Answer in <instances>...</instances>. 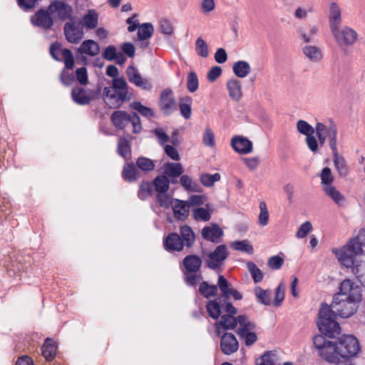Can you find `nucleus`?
Instances as JSON below:
<instances>
[{
	"label": "nucleus",
	"mask_w": 365,
	"mask_h": 365,
	"mask_svg": "<svg viewBox=\"0 0 365 365\" xmlns=\"http://www.w3.org/2000/svg\"><path fill=\"white\" fill-rule=\"evenodd\" d=\"M315 349L319 355L329 363L339 361V351L336 341L327 340L322 334L317 335L313 339Z\"/></svg>",
	"instance_id": "4"
},
{
	"label": "nucleus",
	"mask_w": 365,
	"mask_h": 365,
	"mask_svg": "<svg viewBox=\"0 0 365 365\" xmlns=\"http://www.w3.org/2000/svg\"><path fill=\"white\" fill-rule=\"evenodd\" d=\"M202 142L205 146L208 147H214L215 145V134L212 130L210 128H206L203 136H202Z\"/></svg>",
	"instance_id": "62"
},
{
	"label": "nucleus",
	"mask_w": 365,
	"mask_h": 365,
	"mask_svg": "<svg viewBox=\"0 0 365 365\" xmlns=\"http://www.w3.org/2000/svg\"><path fill=\"white\" fill-rule=\"evenodd\" d=\"M217 286L219 287L224 297L229 298L230 297V291L232 287H231L230 284L224 277V276L220 275L218 277Z\"/></svg>",
	"instance_id": "49"
},
{
	"label": "nucleus",
	"mask_w": 365,
	"mask_h": 365,
	"mask_svg": "<svg viewBox=\"0 0 365 365\" xmlns=\"http://www.w3.org/2000/svg\"><path fill=\"white\" fill-rule=\"evenodd\" d=\"M247 267L255 283L261 282L263 279V273L253 262H248Z\"/></svg>",
	"instance_id": "52"
},
{
	"label": "nucleus",
	"mask_w": 365,
	"mask_h": 365,
	"mask_svg": "<svg viewBox=\"0 0 365 365\" xmlns=\"http://www.w3.org/2000/svg\"><path fill=\"white\" fill-rule=\"evenodd\" d=\"M232 146L235 151L241 154H247L252 151V143L247 138L235 136L232 139Z\"/></svg>",
	"instance_id": "23"
},
{
	"label": "nucleus",
	"mask_w": 365,
	"mask_h": 365,
	"mask_svg": "<svg viewBox=\"0 0 365 365\" xmlns=\"http://www.w3.org/2000/svg\"><path fill=\"white\" fill-rule=\"evenodd\" d=\"M110 120L118 129L125 128L129 123L132 124L134 133H139L142 129L140 117L136 113L129 114L123 110H116L111 114Z\"/></svg>",
	"instance_id": "5"
},
{
	"label": "nucleus",
	"mask_w": 365,
	"mask_h": 365,
	"mask_svg": "<svg viewBox=\"0 0 365 365\" xmlns=\"http://www.w3.org/2000/svg\"><path fill=\"white\" fill-rule=\"evenodd\" d=\"M76 50L81 55L85 54L90 56H96L100 53L99 45L93 40L83 41Z\"/></svg>",
	"instance_id": "25"
},
{
	"label": "nucleus",
	"mask_w": 365,
	"mask_h": 365,
	"mask_svg": "<svg viewBox=\"0 0 365 365\" xmlns=\"http://www.w3.org/2000/svg\"><path fill=\"white\" fill-rule=\"evenodd\" d=\"M117 151L125 159L130 157V144L125 137H120L118 139Z\"/></svg>",
	"instance_id": "41"
},
{
	"label": "nucleus",
	"mask_w": 365,
	"mask_h": 365,
	"mask_svg": "<svg viewBox=\"0 0 365 365\" xmlns=\"http://www.w3.org/2000/svg\"><path fill=\"white\" fill-rule=\"evenodd\" d=\"M48 10L61 21L72 19L73 9L65 1L53 0L48 6Z\"/></svg>",
	"instance_id": "15"
},
{
	"label": "nucleus",
	"mask_w": 365,
	"mask_h": 365,
	"mask_svg": "<svg viewBox=\"0 0 365 365\" xmlns=\"http://www.w3.org/2000/svg\"><path fill=\"white\" fill-rule=\"evenodd\" d=\"M231 245L235 250L244 252L249 255L253 253V247L247 240L235 241Z\"/></svg>",
	"instance_id": "51"
},
{
	"label": "nucleus",
	"mask_w": 365,
	"mask_h": 365,
	"mask_svg": "<svg viewBox=\"0 0 365 365\" xmlns=\"http://www.w3.org/2000/svg\"><path fill=\"white\" fill-rule=\"evenodd\" d=\"M256 365H280L277 361V355L274 351H266L259 359H257Z\"/></svg>",
	"instance_id": "44"
},
{
	"label": "nucleus",
	"mask_w": 365,
	"mask_h": 365,
	"mask_svg": "<svg viewBox=\"0 0 365 365\" xmlns=\"http://www.w3.org/2000/svg\"><path fill=\"white\" fill-rule=\"evenodd\" d=\"M325 193L339 205H342L345 201L344 195L337 190L333 185L326 186L323 188Z\"/></svg>",
	"instance_id": "43"
},
{
	"label": "nucleus",
	"mask_w": 365,
	"mask_h": 365,
	"mask_svg": "<svg viewBox=\"0 0 365 365\" xmlns=\"http://www.w3.org/2000/svg\"><path fill=\"white\" fill-rule=\"evenodd\" d=\"M192 98L190 96H185L179 99V109L180 115L186 120L191 116Z\"/></svg>",
	"instance_id": "36"
},
{
	"label": "nucleus",
	"mask_w": 365,
	"mask_h": 365,
	"mask_svg": "<svg viewBox=\"0 0 365 365\" xmlns=\"http://www.w3.org/2000/svg\"><path fill=\"white\" fill-rule=\"evenodd\" d=\"M315 131L328 138L329 145L331 150L337 148L338 129L334 120L329 119L323 123H317Z\"/></svg>",
	"instance_id": "9"
},
{
	"label": "nucleus",
	"mask_w": 365,
	"mask_h": 365,
	"mask_svg": "<svg viewBox=\"0 0 365 365\" xmlns=\"http://www.w3.org/2000/svg\"><path fill=\"white\" fill-rule=\"evenodd\" d=\"M361 301L349 300L334 296L331 305L322 304L319 311L317 325L319 331L330 338L340 332V326L335 320L336 315L348 318L356 313Z\"/></svg>",
	"instance_id": "1"
},
{
	"label": "nucleus",
	"mask_w": 365,
	"mask_h": 365,
	"mask_svg": "<svg viewBox=\"0 0 365 365\" xmlns=\"http://www.w3.org/2000/svg\"><path fill=\"white\" fill-rule=\"evenodd\" d=\"M172 207L175 217L178 220H183L186 219L189 215L190 207L187 202L174 199V203Z\"/></svg>",
	"instance_id": "30"
},
{
	"label": "nucleus",
	"mask_w": 365,
	"mask_h": 365,
	"mask_svg": "<svg viewBox=\"0 0 365 365\" xmlns=\"http://www.w3.org/2000/svg\"><path fill=\"white\" fill-rule=\"evenodd\" d=\"M229 252L225 245H218L214 251L208 253L205 257L207 267L211 269L220 267L222 262L228 257Z\"/></svg>",
	"instance_id": "10"
},
{
	"label": "nucleus",
	"mask_w": 365,
	"mask_h": 365,
	"mask_svg": "<svg viewBox=\"0 0 365 365\" xmlns=\"http://www.w3.org/2000/svg\"><path fill=\"white\" fill-rule=\"evenodd\" d=\"M153 185L157 193L166 192L170 187V180L164 175H158L154 179Z\"/></svg>",
	"instance_id": "40"
},
{
	"label": "nucleus",
	"mask_w": 365,
	"mask_h": 365,
	"mask_svg": "<svg viewBox=\"0 0 365 365\" xmlns=\"http://www.w3.org/2000/svg\"><path fill=\"white\" fill-rule=\"evenodd\" d=\"M163 169L164 175L168 178H177L184 173V168L180 163H166Z\"/></svg>",
	"instance_id": "28"
},
{
	"label": "nucleus",
	"mask_w": 365,
	"mask_h": 365,
	"mask_svg": "<svg viewBox=\"0 0 365 365\" xmlns=\"http://www.w3.org/2000/svg\"><path fill=\"white\" fill-rule=\"evenodd\" d=\"M334 296L338 298L349 299V300L361 301L360 287L350 279L343 280L339 286V292Z\"/></svg>",
	"instance_id": "11"
},
{
	"label": "nucleus",
	"mask_w": 365,
	"mask_h": 365,
	"mask_svg": "<svg viewBox=\"0 0 365 365\" xmlns=\"http://www.w3.org/2000/svg\"><path fill=\"white\" fill-rule=\"evenodd\" d=\"M239 315L237 317L230 314H224L221 317L220 321L215 322V333L220 336L224 330H230L235 329L239 325Z\"/></svg>",
	"instance_id": "19"
},
{
	"label": "nucleus",
	"mask_w": 365,
	"mask_h": 365,
	"mask_svg": "<svg viewBox=\"0 0 365 365\" xmlns=\"http://www.w3.org/2000/svg\"><path fill=\"white\" fill-rule=\"evenodd\" d=\"M331 32L337 44L344 49L353 46L359 37L357 32L347 26H339Z\"/></svg>",
	"instance_id": "8"
},
{
	"label": "nucleus",
	"mask_w": 365,
	"mask_h": 365,
	"mask_svg": "<svg viewBox=\"0 0 365 365\" xmlns=\"http://www.w3.org/2000/svg\"><path fill=\"white\" fill-rule=\"evenodd\" d=\"M126 75L128 81L132 84L135 85L144 91H150L152 85L146 78H142L138 69L133 66H129L126 69Z\"/></svg>",
	"instance_id": "18"
},
{
	"label": "nucleus",
	"mask_w": 365,
	"mask_h": 365,
	"mask_svg": "<svg viewBox=\"0 0 365 365\" xmlns=\"http://www.w3.org/2000/svg\"><path fill=\"white\" fill-rule=\"evenodd\" d=\"M56 349L55 341L47 338L41 347L42 355L47 361H51L55 357Z\"/></svg>",
	"instance_id": "35"
},
{
	"label": "nucleus",
	"mask_w": 365,
	"mask_h": 365,
	"mask_svg": "<svg viewBox=\"0 0 365 365\" xmlns=\"http://www.w3.org/2000/svg\"><path fill=\"white\" fill-rule=\"evenodd\" d=\"M71 98L78 105H88L94 98L93 91L78 86L71 90Z\"/></svg>",
	"instance_id": "17"
},
{
	"label": "nucleus",
	"mask_w": 365,
	"mask_h": 365,
	"mask_svg": "<svg viewBox=\"0 0 365 365\" xmlns=\"http://www.w3.org/2000/svg\"><path fill=\"white\" fill-rule=\"evenodd\" d=\"M200 180L203 185L211 187L215 182L220 180V175L219 173H215L213 175L202 173L200 175Z\"/></svg>",
	"instance_id": "56"
},
{
	"label": "nucleus",
	"mask_w": 365,
	"mask_h": 365,
	"mask_svg": "<svg viewBox=\"0 0 365 365\" xmlns=\"http://www.w3.org/2000/svg\"><path fill=\"white\" fill-rule=\"evenodd\" d=\"M98 24V14L94 9H89L81 19V26L87 30L96 29Z\"/></svg>",
	"instance_id": "27"
},
{
	"label": "nucleus",
	"mask_w": 365,
	"mask_h": 365,
	"mask_svg": "<svg viewBox=\"0 0 365 365\" xmlns=\"http://www.w3.org/2000/svg\"><path fill=\"white\" fill-rule=\"evenodd\" d=\"M202 259L195 255L186 256L183 259V265L185 268V272H199L202 266Z\"/></svg>",
	"instance_id": "31"
},
{
	"label": "nucleus",
	"mask_w": 365,
	"mask_h": 365,
	"mask_svg": "<svg viewBox=\"0 0 365 365\" xmlns=\"http://www.w3.org/2000/svg\"><path fill=\"white\" fill-rule=\"evenodd\" d=\"M297 130L303 135L308 136V135L314 134L315 128H313L307 121L304 120H299L297 123Z\"/></svg>",
	"instance_id": "59"
},
{
	"label": "nucleus",
	"mask_w": 365,
	"mask_h": 365,
	"mask_svg": "<svg viewBox=\"0 0 365 365\" xmlns=\"http://www.w3.org/2000/svg\"><path fill=\"white\" fill-rule=\"evenodd\" d=\"M51 14L48 8L47 9H41L31 16V22L36 27L46 31L50 30L54 24Z\"/></svg>",
	"instance_id": "14"
},
{
	"label": "nucleus",
	"mask_w": 365,
	"mask_h": 365,
	"mask_svg": "<svg viewBox=\"0 0 365 365\" xmlns=\"http://www.w3.org/2000/svg\"><path fill=\"white\" fill-rule=\"evenodd\" d=\"M140 177V173L133 163H127L122 171V178L128 182L136 181Z\"/></svg>",
	"instance_id": "34"
},
{
	"label": "nucleus",
	"mask_w": 365,
	"mask_h": 365,
	"mask_svg": "<svg viewBox=\"0 0 365 365\" xmlns=\"http://www.w3.org/2000/svg\"><path fill=\"white\" fill-rule=\"evenodd\" d=\"M285 286L281 283L275 290V297L273 304L275 307H279L284 299Z\"/></svg>",
	"instance_id": "64"
},
{
	"label": "nucleus",
	"mask_w": 365,
	"mask_h": 365,
	"mask_svg": "<svg viewBox=\"0 0 365 365\" xmlns=\"http://www.w3.org/2000/svg\"><path fill=\"white\" fill-rule=\"evenodd\" d=\"M153 26L150 23H144L138 27V36L140 40H146L152 36Z\"/></svg>",
	"instance_id": "48"
},
{
	"label": "nucleus",
	"mask_w": 365,
	"mask_h": 365,
	"mask_svg": "<svg viewBox=\"0 0 365 365\" xmlns=\"http://www.w3.org/2000/svg\"><path fill=\"white\" fill-rule=\"evenodd\" d=\"M255 294L260 303L264 305H269L271 304L270 292L262 289L260 287H257L255 289Z\"/></svg>",
	"instance_id": "53"
},
{
	"label": "nucleus",
	"mask_w": 365,
	"mask_h": 365,
	"mask_svg": "<svg viewBox=\"0 0 365 365\" xmlns=\"http://www.w3.org/2000/svg\"><path fill=\"white\" fill-rule=\"evenodd\" d=\"M302 51L304 56L313 63L319 62L323 58L321 48L316 46H305Z\"/></svg>",
	"instance_id": "33"
},
{
	"label": "nucleus",
	"mask_w": 365,
	"mask_h": 365,
	"mask_svg": "<svg viewBox=\"0 0 365 365\" xmlns=\"http://www.w3.org/2000/svg\"><path fill=\"white\" fill-rule=\"evenodd\" d=\"M163 246L166 250L170 252H180L184 247L180 236L176 232L170 233L165 237Z\"/></svg>",
	"instance_id": "22"
},
{
	"label": "nucleus",
	"mask_w": 365,
	"mask_h": 365,
	"mask_svg": "<svg viewBox=\"0 0 365 365\" xmlns=\"http://www.w3.org/2000/svg\"><path fill=\"white\" fill-rule=\"evenodd\" d=\"M153 185L148 182H142L138 193L139 198L144 200L150 196L153 193Z\"/></svg>",
	"instance_id": "57"
},
{
	"label": "nucleus",
	"mask_w": 365,
	"mask_h": 365,
	"mask_svg": "<svg viewBox=\"0 0 365 365\" xmlns=\"http://www.w3.org/2000/svg\"><path fill=\"white\" fill-rule=\"evenodd\" d=\"M339 356L341 359L356 356L360 351L358 339L353 335H343L336 341Z\"/></svg>",
	"instance_id": "6"
},
{
	"label": "nucleus",
	"mask_w": 365,
	"mask_h": 365,
	"mask_svg": "<svg viewBox=\"0 0 365 365\" xmlns=\"http://www.w3.org/2000/svg\"><path fill=\"white\" fill-rule=\"evenodd\" d=\"M199 86L197 76L195 71H190L187 76V88L189 92H195Z\"/></svg>",
	"instance_id": "54"
},
{
	"label": "nucleus",
	"mask_w": 365,
	"mask_h": 365,
	"mask_svg": "<svg viewBox=\"0 0 365 365\" xmlns=\"http://www.w3.org/2000/svg\"><path fill=\"white\" fill-rule=\"evenodd\" d=\"M131 94L128 92V85L124 78H114L112 86L103 89V99L110 108H118L125 101H129Z\"/></svg>",
	"instance_id": "3"
},
{
	"label": "nucleus",
	"mask_w": 365,
	"mask_h": 365,
	"mask_svg": "<svg viewBox=\"0 0 365 365\" xmlns=\"http://www.w3.org/2000/svg\"><path fill=\"white\" fill-rule=\"evenodd\" d=\"M232 70L235 76L245 78L251 72V67L245 61H238L233 64Z\"/></svg>",
	"instance_id": "38"
},
{
	"label": "nucleus",
	"mask_w": 365,
	"mask_h": 365,
	"mask_svg": "<svg viewBox=\"0 0 365 365\" xmlns=\"http://www.w3.org/2000/svg\"><path fill=\"white\" fill-rule=\"evenodd\" d=\"M130 107L147 118H150L154 116L153 110L150 108L142 105L140 102L134 101L130 104Z\"/></svg>",
	"instance_id": "45"
},
{
	"label": "nucleus",
	"mask_w": 365,
	"mask_h": 365,
	"mask_svg": "<svg viewBox=\"0 0 365 365\" xmlns=\"http://www.w3.org/2000/svg\"><path fill=\"white\" fill-rule=\"evenodd\" d=\"M180 182L186 191L194 192H200L202 191V188L197 182L192 180V179L187 175L180 176Z\"/></svg>",
	"instance_id": "37"
},
{
	"label": "nucleus",
	"mask_w": 365,
	"mask_h": 365,
	"mask_svg": "<svg viewBox=\"0 0 365 365\" xmlns=\"http://www.w3.org/2000/svg\"><path fill=\"white\" fill-rule=\"evenodd\" d=\"M136 165L139 169L145 172L152 171L155 168L153 161L145 157L138 158L136 161Z\"/></svg>",
	"instance_id": "55"
},
{
	"label": "nucleus",
	"mask_w": 365,
	"mask_h": 365,
	"mask_svg": "<svg viewBox=\"0 0 365 365\" xmlns=\"http://www.w3.org/2000/svg\"><path fill=\"white\" fill-rule=\"evenodd\" d=\"M239 327L237 333L247 346L252 345L257 339L255 333V324L245 315H239Z\"/></svg>",
	"instance_id": "7"
},
{
	"label": "nucleus",
	"mask_w": 365,
	"mask_h": 365,
	"mask_svg": "<svg viewBox=\"0 0 365 365\" xmlns=\"http://www.w3.org/2000/svg\"><path fill=\"white\" fill-rule=\"evenodd\" d=\"M321 180L323 185V188L326 186H331L334 181V178L331 175V170L329 168L326 167L323 168L321 173Z\"/></svg>",
	"instance_id": "60"
},
{
	"label": "nucleus",
	"mask_w": 365,
	"mask_h": 365,
	"mask_svg": "<svg viewBox=\"0 0 365 365\" xmlns=\"http://www.w3.org/2000/svg\"><path fill=\"white\" fill-rule=\"evenodd\" d=\"M180 234L183 246L191 247L195 241V235L191 227L188 225L181 226Z\"/></svg>",
	"instance_id": "32"
},
{
	"label": "nucleus",
	"mask_w": 365,
	"mask_h": 365,
	"mask_svg": "<svg viewBox=\"0 0 365 365\" xmlns=\"http://www.w3.org/2000/svg\"><path fill=\"white\" fill-rule=\"evenodd\" d=\"M332 252L343 266L351 268L357 280L365 287V252L359 244H347L341 249H333Z\"/></svg>",
	"instance_id": "2"
},
{
	"label": "nucleus",
	"mask_w": 365,
	"mask_h": 365,
	"mask_svg": "<svg viewBox=\"0 0 365 365\" xmlns=\"http://www.w3.org/2000/svg\"><path fill=\"white\" fill-rule=\"evenodd\" d=\"M319 28L315 25L309 26L308 34L302 27H299L297 30V34L299 35L300 38L304 41V43H309L312 41L314 36L317 34Z\"/></svg>",
	"instance_id": "42"
},
{
	"label": "nucleus",
	"mask_w": 365,
	"mask_h": 365,
	"mask_svg": "<svg viewBox=\"0 0 365 365\" xmlns=\"http://www.w3.org/2000/svg\"><path fill=\"white\" fill-rule=\"evenodd\" d=\"M331 153L334 168L338 173V175L341 178L346 177L349 173V168L345 158L339 155L337 148L331 150Z\"/></svg>",
	"instance_id": "24"
},
{
	"label": "nucleus",
	"mask_w": 365,
	"mask_h": 365,
	"mask_svg": "<svg viewBox=\"0 0 365 365\" xmlns=\"http://www.w3.org/2000/svg\"><path fill=\"white\" fill-rule=\"evenodd\" d=\"M207 311L210 317L217 319L221 314V307L216 300H210L206 305Z\"/></svg>",
	"instance_id": "47"
},
{
	"label": "nucleus",
	"mask_w": 365,
	"mask_h": 365,
	"mask_svg": "<svg viewBox=\"0 0 365 365\" xmlns=\"http://www.w3.org/2000/svg\"><path fill=\"white\" fill-rule=\"evenodd\" d=\"M259 209V222L262 226H265L269 222V212L265 202H260Z\"/></svg>",
	"instance_id": "61"
},
{
	"label": "nucleus",
	"mask_w": 365,
	"mask_h": 365,
	"mask_svg": "<svg viewBox=\"0 0 365 365\" xmlns=\"http://www.w3.org/2000/svg\"><path fill=\"white\" fill-rule=\"evenodd\" d=\"M198 292L205 298L215 297L217 293V286L215 284H210L208 282L202 281L200 283Z\"/></svg>",
	"instance_id": "39"
},
{
	"label": "nucleus",
	"mask_w": 365,
	"mask_h": 365,
	"mask_svg": "<svg viewBox=\"0 0 365 365\" xmlns=\"http://www.w3.org/2000/svg\"><path fill=\"white\" fill-rule=\"evenodd\" d=\"M195 51L197 54L202 58H207L209 56L208 46L202 38L196 40Z\"/></svg>",
	"instance_id": "58"
},
{
	"label": "nucleus",
	"mask_w": 365,
	"mask_h": 365,
	"mask_svg": "<svg viewBox=\"0 0 365 365\" xmlns=\"http://www.w3.org/2000/svg\"><path fill=\"white\" fill-rule=\"evenodd\" d=\"M226 86L232 100L238 101L242 98V84L239 80L231 78L227 81Z\"/></svg>",
	"instance_id": "29"
},
{
	"label": "nucleus",
	"mask_w": 365,
	"mask_h": 365,
	"mask_svg": "<svg viewBox=\"0 0 365 365\" xmlns=\"http://www.w3.org/2000/svg\"><path fill=\"white\" fill-rule=\"evenodd\" d=\"M223 235L222 230L215 223L211 224L210 226L205 227L202 230V237L214 243L220 242V237Z\"/></svg>",
	"instance_id": "21"
},
{
	"label": "nucleus",
	"mask_w": 365,
	"mask_h": 365,
	"mask_svg": "<svg viewBox=\"0 0 365 365\" xmlns=\"http://www.w3.org/2000/svg\"><path fill=\"white\" fill-rule=\"evenodd\" d=\"M329 21L331 31L341 26V14L338 5L332 2L329 6Z\"/></svg>",
	"instance_id": "26"
},
{
	"label": "nucleus",
	"mask_w": 365,
	"mask_h": 365,
	"mask_svg": "<svg viewBox=\"0 0 365 365\" xmlns=\"http://www.w3.org/2000/svg\"><path fill=\"white\" fill-rule=\"evenodd\" d=\"M50 54L52 58L57 61L63 60L66 68H73L74 57L70 49L61 48V44L58 42H55L50 46Z\"/></svg>",
	"instance_id": "12"
},
{
	"label": "nucleus",
	"mask_w": 365,
	"mask_h": 365,
	"mask_svg": "<svg viewBox=\"0 0 365 365\" xmlns=\"http://www.w3.org/2000/svg\"><path fill=\"white\" fill-rule=\"evenodd\" d=\"M185 281L187 285L190 287H195L197 284L201 283L202 275L199 272H184Z\"/></svg>",
	"instance_id": "46"
},
{
	"label": "nucleus",
	"mask_w": 365,
	"mask_h": 365,
	"mask_svg": "<svg viewBox=\"0 0 365 365\" xmlns=\"http://www.w3.org/2000/svg\"><path fill=\"white\" fill-rule=\"evenodd\" d=\"M193 216L196 220L208 221L210 219V212L204 207L194 209Z\"/></svg>",
	"instance_id": "63"
},
{
	"label": "nucleus",
	"mask_w": 365,
	"mask_h": 365,
	"mask_svg": "<svg viewBox=\"0 0 365 365\" xmlns=\"http://www.w3.org/2000/svg\"><path fill=\"white\" fill-rule=\"evenodd\" d=\"M63 32L66 41L74 44L78 43L84 34L83 26L73 18L64 24Z\"/></svg>",
	"instance_id": "13"
},
{
	"label": "nucleus",
	"mask_w": 365,
	"mask_h": 365,
	"mask_svg": "<svg viewBox=\"0 0 365 365\" xmlns=\"http://www.w3.org/2000/svg\"><path fill=\"white\" fill-rule=\"evenodd\" d=\"M156 200L160 207L166 209L173 206V204L174 203V199H172L167 192L157 193Z\"/></svg>",
	"instance_id": "50"
},
{
	"label": "nucleus",
	"mask_w": 365,
	"mask_h": 365,
	"mask_svg": "<svg viewBox=\"0 0 365 365\" xmlns=\"http://www.w3.org/2000/svg\"><path fill=\"white\" fill-rule=\"evenodd\" d=\"M159 106L165 115H168L176 110V102L171 89L166 88L161 92Z\"/></svg>",
	"instance_id": "16"
},
{
	"label": "nucleus",
	"mask_w": 365,
	"mask_h": 365,
	"mask_svg": "<svg viewBox=\"0 0 365 365\" xmlns=\"http://www.w3.org/2000/svg\"><path fill=\"white\" fill-rule=\"evenodd\" d=\"M219 337H221L220 347L225 354L230 355L237 351L239 343L233 334L222 333Z\"/></svg>",
	"instance_id": "20"
}]
</instances>
